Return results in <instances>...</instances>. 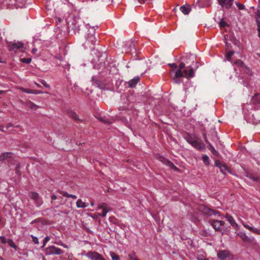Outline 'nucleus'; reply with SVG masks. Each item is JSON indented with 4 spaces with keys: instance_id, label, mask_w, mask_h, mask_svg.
Returning <instances> with one entry per match:
<instances>
[{
    "instance_id": "f257e3e1",
    "label": "nucleus",
    "mask_w": 260,
    "mask_h": 260,
    "mask_svg": "<svg viewBox=\"0 0 260 260\" xmlns=\"http://www.w3.org/2000/svg\"><path fill=\"white\" fill-rule=\"evenodd\" d=\"M196 57L193 54L186 55L183 57L184 61L181 62L174 76L172 77L174 83L180 84L182 82L181 78L186 77L190 78L194 77V68H198V62L195 61Z\"/></svg>"
},
{
    "instance_id": "f03ea898",
    "label": "nucleus",
    "mask_w": 260,
    "mask_h": 260,
    "mask_svg": "<svg viewBox=\"0 0 260 260\" xmlns=\"http://www.w3.org/2000/svg\"><path fill=\"white\" fill-rule=\"evenodd\" d=\"M63 251L62 250L54 246H49L46 249V253L47 254L60 255L63 254Z\"/></svg>"
},
{
    "instance_id": "7ed1b4c3",
    "label": "nucleus",
    "mask_w": 260,
    "mask_h": 260,
    "mask_svg": "<svg viewBox=\"0 0 260 260\" xmlns=\"http://www.w3.org/2000/svg\"><path fill=\"white\" fill-rule=\"evenodd\" d=\"M29 197L34 201L35 204L37 207L40 206L43 204V201L40 199L39 193L36 192H29Z\"/></svg>"
},
{
    "instance_id": "20e7f679",
    "label": "nucleus",
    "mask_w": 260,
    "mask_h": 260,
    "mask_svg": "<svg viewBox=\"0 0 260 260\" xmlns=\"http://www.w3.org/2000/svg\"><path fill=\"white\" fill-rule=\"evenodd\" d=\"M86 256L91 260H105L101 254L95 251H89L86 254Z\"/></svg>"
},
{
    "instance_id": "39448f33",
    "label": "nucleus",
    "mask_w": 260,
    "mask_h": 260,
    "mask_svg": "<svg viewBox=\"0 0 260 260\" xmlns=\"http://www.w3.org/2000/svg\"><path fill=\"white\" fill-rule=\"evenodd\" d=\"M98 209H102L103 211L102 213H98L97 215H99L102 217H105L107 213L111 210L108 205L105 203H103L99 204L98 207Z\"/></svg>"
},
{
    "instance_id": "423d86ee",
    "label": "nucleus",
    "mask_w": 260,
    "mask_h": 260,
    "mask_svg": "<svg viewBox=\"0 0 260 260\" xmlns=\"http://www.w3.org/2000/svg\"><path fill=\"white\" fill-rule=\"evenodd\" d=\"M200 210L205 214H206L207 215H216L219 214V213L218 211H216L215 210H214L213 209H211L206 206H202L200 207Z\"/></svg>"
},
{
    "instance_id": "0eeeda50",
    "label": "nucleus",
    "mask_w": 260,
    "mask_h": 260,
    "mask_svg": "<svg viewBox=\"0 0 260 260\" xmlns=\"http://www.w3.org/2000/svg\"><path fill=\"white\" fill-rule=\"evenodd\" d=\"M9 50L16 51L17 50L23 48V44L20 42L10 43L9 44Z\"/></svg>"
},
{
    "instance_id": "6e6552de",
    "label": "nucleus",
    "mask_w": 260,
    "mask_h": 260,
    "mask_svg": "<svg viewBox=\"0 0 260 260\" xmlns=\"http://www.w3.org/2000/svg\"><path fill=\"white\" fill-rule=\"evenodd\" d=\"M234 0H218V4L223 8L230 9L233 5Z\"/></svg>"
},
{
    "instance_id": "1a4fd4ad",
    "label": "nucleus",
    "mask_w": 260,
    "mask_h": 260,
    "mask_svg": "<svg viewBox=\"0 0 260 260\" xmlns=\"http://www.w3.org/2000/svg\"><path fill=\"white\" fill-rule=\"evenodd\" d=\"M211 223L216 231H221V226H223L225 222L221 220H212L211 221Z\"/></svg>"
},
{
    "instance_id": "9d476101",
    "label": "nucleus",
    "mask_w": 260,
    "mask_h": 260,
    "mask_svg": "<svg viewBox=\"0 0 260 260\" xmlns=\"http://www.w3.org/2000/svg\"><path fill=\"white\" fill-rule=\"evenodd\" d=\"M20 102L25 107H27L31 110H35L39 108L40 107L39 106L35 104L34 103L30 101H27L26 102H24L21 100Z\"/></svg>"
},
{
    "instance_id": "9b49d317",
    "label": "nucleus",
    "mask_w": 260,
    "mask_h": 260,
    "mask_svg": "<svg viewBox=\"0 0 260 260\" xmlns=\"http://www.w3.org/2000/svg\"><path fill=\"white\" fill-rule=\"evenodd\" d=\"M158 159L159 161L164 163L166 166L170 167L171 169L176 170L177 167L170 160L165 158L164 157L162 156H158Z\"/></svg>"
},
{
    "instance_id": "f8f14e48",
    "label": "nucleus",
    "mask_w": 260,
    "mask_h": 260,
    "mask_svg": "<svg viewBox=\"0 0 260 260\" xmlns=\"http://www.w3.org/2000/svg\"><path fill=\"white\" fill-rule=\"evenodd\" d=\"M215 165L219 167L220 171L223 174H225L227 172H230V169L225 164H222L220 161H216Z\"/></svg>"
},
{
    "instance_id": "ddd939ff",
    "label": "nucleus",
    "mask_w": 260,
    "mask_h": 260,
    "mask_svg": "<svg viewBox=\"0 0 260 260\" xmlns=\"http://www.w3.org/2000/svg\"><path fill=\"white\" fill-rule=\"evenodd\" d=\"M191 146L194 148H196L198 150H201L205 148L204 144L200 141H199L198 139L196 138L195 140L191 143Z\"/></svg>"
},
{
    "instance_id": "4468645a",
    "label": "nucleus",
    "mask_w": 260,
    "mask_h": 260,
    "mask_svg": "<svg viewBox=\"0 0 260 260\" xmlns=\"http://www.w3.org/2000/svg\"><path fill=\"white\" fill-rule=\"evenodd\" d=\"M225 218L227 219V220L230 222V223L234 228H235V229H238V225L236 222L235 219L231 215L226 214L225 215Z\"/></svg>"
},
{
    "instance_id": "2eb2a0df",
    "label": "nucleus",
    "mask_w": 260,
    "mask_h": 260,
    "mask_svg": "<svg viewBox=\"0 0 260 260\" xmlns=\"http://www.w3.org/2000/svg\"><path fill=\"white\" fill-rule=\"evenodd\" d=\"M218 258L222 260H226L229 256V252L227 250H221L217 253Z\"/></svg>"
},
{
    "instance_id": "dca6fc26",
    "label": "nucleus",
    "mask_w": 260,
    "mask_h": 260,
    "mask_svg": "<svg viewBox=\"0 0 260 260\" xmlns=\"http://www.w3.org/2000/svg\"><path fill=\"white\" fill-rule=\"evenodd\" d=\"M139 81L140 78L138 76L135 77L128 82V85L131 88L135 87Z\"/></svg>"
},
{
    "instance_id": "f3484780",
    "label": "nucleus",
    "mask_w": 260,
    "mask_h": 260,
    "mask_svg": "<svg viewBox=\"0 0 260 260\" xmlns=\"http://www.w3.org/2000/svg\"><path fill=\"white\" fill-rule=\"evenodd\" d=\"M92 84L95 86L99 87L100 89H103L105 87V85L102 83L100 81L94 78H92Z\"/></svg>"
},
{
    "instance_id": "a211bd4d",
    "label": "nucleus",
    "mask_w": 260,
    "mask_h": 260,
    "mask_svg": "<svg viewBox=\"0 0 260 260\" xmlns=\"http://www.w3.org/2000/svg\"><path fill=\"white\" fill-rule=\"evenodd\" d=\"M243 225L245 228L250 230L251 232L258 235H260V230L258 229L250 226L249 225L245 224V223H243Z\"/></svg>"
},
{
    "instance_id": "6ab92c4d",
    "label": "nucleus",
    "mask_w": 260,
    "mask_h": 260,
    "mask_svg": "<svg viewBox=\"0 0 260 260\" xmlns=\"http://www.w3.org/2000/svg\"><path fill=\"white\" fill-rule=\"evenodd\" d=\"M13 156V154L11 152L4 153L0 156V160L4 161L8 158H11Z\"/></svg>"
},
{
    "instance_id": "aec40b11",
    "label": "nucleus",
    "mask_w": 260,
    "mask_h": 260,
    "mask_svg": "<svg viewBox=\"0 0 260 260\" xmlns=\"http://www.w3.org/2000/svg\"><path fill=\"white\" fill-rule=\"evenodd\" d=\"M252 102L254 104L260 103V94L256 93L252 98Z\"/></svg>"
},
{
    "instance_id": "412c9836",
    "label": "nucleus",
    "mask_w": 260,
    "mask_h": 260,
    "mask_svg": "<svg viewBox=\"0 0 260 260\" xmlns=\"http://www.w3.org/2000/svg\"><path fill=\"white\" fill-rule=\"evenodd\" d=\"M180 10L184 15L188 14L190 11V9L189 6L186 7L185 6H182L180 8Z\"/></svg>"
},
{
    "instance_id": "4be33fe9",
    "label": "nucleus",
    "mask_w": 260,
    "mask_h": 260,
    "mask_svg": "<svg viewBox=\"0 0 260 260\" xmlns=\"http://www.w3.org/2000/svg\"><path fill=\"white\" fill-rule=\"evenodd\" d=\"M185 139L188 143L191 144L195 139H196V138L193 135L188 134L185 137Z\"/></svg>"
},
{
    "instance_id": "5701e85b",
    "label": "nucleus",
    "mask_w": 260,
    "mask_h": 260,
    "mask_svg": "<svg viewBox=\"0 0 260 260\" xmlns=\"http://www.w3.org/2000/svg\"><path fill=\"white\" fill-rule=\"evenodd\" d=\"M76 206L78 208H84L87 207L88 205L82 202L81 199H78L76 202Z\"/></svg>"
},
{
    "instance_id": "b1692460",
    "label": "nucleus",
    "mask_w": 260,
    "mask_h": 260,
    "mask_svg": "<svg viewBox=\"0 0 260 260\" xmlns=\"http://www.w3.org/2000/svg\"><path fill=\"white\" fill-rule=\"evenodd\" d=\"M69 115L70 117H71V118H73L75 120H76V121H79L80 120V119L78 118V116L74 112L72 111H70L69 112Z\"/></svg>"
},
{
    "instance_id": "393cba45",
    "label": "nucleus",
    "mask_w": 260,
    "mask_h": 260,
    "mask_svg": "<svg viewBox=\"0 0 260 260\" xmlns=\"http://www.w3.org/2000/svg\"><path fill=\"white\" fill-rule=\"evenodd\" d=\"M209 149L214 155H218V152L215 149L214 147L210 143H209Z\"/></svg>"
},
{
    "instance_id": "a878e982",
    "label": "nucleus",
    "mask_w": 260,
    "mask_h": 260,
    "mask_svg": "<svg viewBox=\"0 0 260 260\" xmlns=\"http://www.w3.org/2000/svg\"><path fill=\"white\" fill-rule=\"evenodd\" d=\"M203 161L204 162V163L206 165V166H208L210 164L209 162V157L207 155H204L203 156Z\"/></svg>"
},
{
    "instance_id": "bb28decb",
    "label": "nucleus",
    "mask_w": 260,
    "mask_h": 260,
    "mask_svg": "<svg viewBox=\"0 0 260 260\" xmlns=\"http://www.w3.org/2000/svg\"><path fill=\"white\" fill-rule=\"evenodd\" d=\"M19 89L20 90H21L22 91H23L24 92H25V93H32V92H33V90L24 88H23L22 87H19Z\"/></svg>"
},
{
    "instance_id": "cd10ccee",
    "label": "nucleus",
    "mask_w": 260,
    "mask_h": 260,
    "mask_svg": "<svg viewBox=\"0 0 260 260\" xmlns=\"http://www.w3.org/2000/svg\"><path fill=\"white\" fill-rule=\"evenodd\" d=\"M238 235L241 238V239L244 241H247L248 240V237L245 234L241 233L239 234Z\"/></svg>"
},
{
    "instance_id": "c85d7f7f",
    "label": "nucleus",
    "mask_w": 260,
    "mask_h": 260,
    "mask_svg": "<svg viewBox=\"0 0 260 260\" xmlns=\"http://www.w3.org/2000/svg\"><path fill=\"white\" fill-rule=\"evenodd\" d=\"M8 244L12 247L16 249L17 248L16 245L14 243L12 239H9L7 241Z\"/></svg>"
},
{
    "instance_id": "c756f323",
    "label": "nucleus",
    "mask_w": 260,
    "mask_h": 260,
    "mask_svg": "<svg viewBox=\"0 0 260 260\" xmlns=\"http://www.w3.org/2000/svg\"><path fill=\"white\" fill-rule=\"evenodd\" d=\"M110 255L112 257V260H119V257L118 255L116 254L114 252H112L110 253Z\"/></svg>"
},
{
    "instance_id": "7c9ffc66",
    "label": "nucleus",
    "mask_w": 260,
    "mask_h": 260,
    "mask_svg": "<svg viewBox=\"0 0 260 260\" xmlns=\"http://www.w3.org/2000/svg\"><path fill=\"white\" fill-rule=\"evenodd\" d=\"M130 260H139L136 256L135 253H133L128 255Z\"/></svg>"
},
{
    "instance_id": "2f4dec72",
    "label": "nucleus",
    "mask_w": 260,
    "mask_h": 260,
    "mask_svg": "<svg viewBox=\"0 0 260 260\" xmlns=\"http://www.w3.org/2000/svg\"><path fill=\"white\" fill-rule=\"evenodd\" d=\"M31 60V59L30 58H23L20 59V61L21 62L26 63H29L30 62Z\"/></svg>"
},
{
    "instance_id": "473e14b6",
    "label": "nucleus",
    "mask_w": 260,
    "mask_h": 260,
    "mask_svg": "<svg viewBox=\"0 0 260 260\" xmlns=\"http://www.w3.org/2000/svg\"><path fill=\"white\" fill-rule=\"evenodd\" d=\"M87 39L89 41L93 42L94 41L95 37L92 35H91V33H89L88 35Z\"/></svg>"
},
{
    "instance_id": "72a5a7b5",
    "label": "nucleus",
    "mask_w": 260,
    "mask_h": 260,
    "mask_svg": "<svg viewBox=\"0 0 260 260\" xmlns=\"http://www.w3.org/2000/svg\"><path fill=\"white\" fill-rule=\"evenodd\" d=\"M169 65L170 67V68L172 69V71H173L174 70H176V69H177V70L178 69L177 64H176L175 63H170V64H169Z\"/></svg>"
},
{
    "instance_id": "f704fd0d",
    "label": "nucleus",
    "mask_w": 260,
    "mask_h": 260,
    "mask_svg": "<svg viewBox=\"0 0 260 260\" xmlns=\"http://www.w3.org/2000/svg\"><path fill=\"white\" fill-rule=\"evenodd\" d=\"M20 165L19 164H17L15 167V172H16V173L17 174H18V175H20Z\"/></svg>"
},
{
    "instance_id": "c9c22d12",
    "label": "nucleus",
    "mask_w": 260,
    "mask_h": 260,
    "mask_svg": "<svg viewBox=\"0 0 260 260\" xmlns=\"http://www.w3.org/2000/svg\"><path fill=\"white\" fill-rule=\"evenodd\" d=\"M256 23H257V31L258 32V36L260 37V20L257 19L256 20Z\"/></svg>"
},
{
    "instance_id": "e433bc0d",
    "label": "nucleus",
    "mask_w": 260,
    "mask_h": 260,
    "mask_svg": "<svg viewBox=\"0 0 260 260\" xmlns=\"http://www.w3.org/2000/svg\"><path fill=\"white\" fill-rule=\"evenodd\" d=\"M50 240V238L49 236H46L44 240V241H43V245L42 246V247H44L46 243Z\"/></svg>"
},
{
    "instance_id": "4c0bfd02",
    "label": "nucleus",
    "mask_w": 260,
    "mask_h": 260,
    "mask_svg": "<svg viewBox=\"0 0 260 260\" xmlns=\"http://www.w3.org/2000/svg\"><path fill=\"white\" fill-rule=\"evenodd\" d=\"M234 52L233 51H230L226 55V58L228 60H230L232 56L234 54Z\"/></svg>"
},
{
    "instance_id": "58836bf2",
    "label": "nucleus",
    "mask_w": 260,
    "mask_h": 260,
    "mask_svg": "<svg viewBox=\"0 0 260 260\" xmlns=\"http://www.w3.org/2000/svg\"><path fill=\"white\" fill-rule=\"evenodd\" d=\"M59 193L63 197L69 198L70 194L68 193L67 192H65L63 191H59Z\"/></svg>"
},
{
    "instance_id": "ea45409f",
    "label": "nucleus",
    "mask_w": 260,
    "mask_h": 260,
    "mask_svg": "<svg viewBox=\"0 0 260 260\" xmlns=\"http://www.w3.org/2000/svg\"><path fill=\"white\" fill-rule=\"evenodd\" d=\"M236 5L239 10H244L245 9L244 5L242 4L236 3Z\"/></svg>"
},
{
    "instance_id": "a19ab883",
    "label": "nucleus",
    "mask_w": 260,
    "mask_h": 260,
    "mask_svg": "<svg viewBox=\"0 0 260 260\" xmlns=\"http://www.w3.org/2000/svg\"><path fill=\"white\" fill-rule=\"evenodd\" d=\"M40 82L46 88H49L50 85L44 80H42Z\"/></svg>"
},
{
    "instance_id": "79ce46f5",
    "label": "nucleus",
    "mask_w": 260,
    "mask_h": 260,
    "mask_svg": "<svg viewBox=\"0 0 260 260\" xmlns=\"http://www.w3.org/2000/svg\"><path fill=\"white\" fill-rule=\"evenodd\" d=\"M100 119H101V120L102 121H103L104 123H111V122L110 121V120L108 118H101Z\"/></svg>"
},
{
    "instance_id": "37998d69",
    "label": "nucleus",
    "mask_w": 260,
    "mask_h": 260,
    "mask_svg": "<svg viewBox=\"0 0 260 260\" xmlns=\"http://www.w3.org/2000/svg\"><path fill=\"white\" fill-rule=\"evenodd\" d=\"M31 237H32V239L33 242L36 244H39V240H38V238H37L36 237L32 236Z\"/></svg>"
},
{
    "instance_id": "c03bdc74",
    "label": "nucleus",
    "mask_w": 260,
    "mask_h": 260,
    "mask_svg": "<svg viewBox=\"0 0 260 260\" xmlns=\"http://www.w3.org/2000/svg\"><path fill=\"white\" fill-rule=\"evenodd\" d=\"M226 25H228L227 23L223 21H221L219 22V26L221 27H225Z\"/></svg>"
},
{
    "instance_id": "a18cd8bd",
    "label": "nucleus",
    "mask_w": 260,
    "mask_h": 260,
    "mask_svg": "<svg viewBox=\"0 0 260 260\" xmlns=\"http://www.w3.org/2000/svg\"><path fill=\"white\" fill-rule=\"evenodd\" d=\"M55 244H57V245H61L62 246H63L64 248H68V246L67 245L63 243H61V242H59V243H55Z\"/></svg>"
},
{
    "instance_id": "49530a36",
    "label": "nucleus",
    "mask_w": 260,
    "mask_h": 260,
    "mask_svg": "<svg viewBox=\"0 0 260 260\" xmlns=\"http://www.w3.org/2000/svg\"><path fill=\"white\" fill-rule=\"evenodd\" d=\"M236 64L238 66H243L244 64V63L241 60H239L237 61Z\"/></svg>"
},
{
    "instance_id": "de8ad7c7",
    "label": "nucleus",
    "mask_w": 260,
    "mask_h": 260,
    "mask_svg": "<svg viewBox=\"0 0 260 260\" xmlns=\"http://www.w3.org/2000/svg\"><path fill=\"white\" fill-rule=\"evenodd\" d=\"M0 240L3 244H5L7 242L6 239L4 237L0 236Z\"/></svg>"
},
{
    "instance_id": "09e8293b",
    "label": "nucleus",
    "mask_w": 260,
    "mask_h": 260,
    "mask_svg": "<svg viewBox=\"0 0 260 260\" xmlns=\"http://www.w3.org/2000/svg\"><path fill=\"white\" fill-rule=\"evenodd\" d=\"M43 92L38 90H33L32 94H38L42 93Z\"/></svg>"
},
{
    "instance_id": "8fccbe9b",
    "label": "nucleus",
    "mask_w": 260,
    "mask_h": 260,
    "mask_svg": "<svg viewBox=\"0 0 260 260\" xmlns=\"http://www.w3.org/2000/svg\"><path fill=\"white\" fill-rule=\"evenodd\" d=\"M250 178L252 180H254V181H257L258 180V178L256 177H255V176H254L253 175H251L250 176Z\"/></svg>"
},
{
    "instance_id": "3c124183",
    "label": "nucleus",
    "mask_w": 260,
    "mask_h": 260,
    "mask_svg": "<svg viewBox=\"0 0 260 260\" xmlns=\"http://www.w3.org/2000/svg\"><path fill=\"white\" fill-rule=\"evenodd\" d=\"M51 199L52 200H55L57 199V197H56V196L53 194V195L51 196Z\"/></svg>"
},
{
    "instance_id": "603ef678",
    "label": "nucleus",
    "mask_w": 260,
    "mask_h": 260,
    "mask_svg": "<svg viewBox=\"0 0 260 260\" xmlns=\"http://www.w3.org/2000/svg\"><path fill=\"white\" fill-rule=\"evenodd\" d=\"M69 198H73V199H75L77 198V196H75V195H74V194H70V196H69Z\"/></svg>"
},
{
    "instance_id": "864d4df0",
    "label": "nucleus",
    "mask_w": 260,
    "mask_h": 260,
    "mask_svg": "<svg viewBox=\"0 0 260 260\" xmlns=\"http://www.w3.org/2000/svg\"><path fill=\"white\" fill-rule=\"evenodd\" d=\"M37 51H38V50L36 48H34L32 50V53L34 54H36Z\"/></svg>"
},
{
    "instance_id": "5fc2aeb1",
    "label": "nucleus",
    "mask_w": 260,
    "mask_h": 260,
    "mask_svg": "<svg viewBox=\"0 0 260 260\" xmlns=\"http://www.w3.org/2000/svg\"><path fill=\"white\" fill-rule=\"evenodd\" d=\"M115 218L114 217H113V216L110 217L109 218V220H110V221H112V222H113V220H115Z\"/></svg>"
},
{
    "instance_id": "6e6d98bb",
    "label": "nucleus",
    "mask_w": 260,
    "mask_h": 260,
    "mask_svg": "<svg viewBox=\"0 0 260 260\" xmlns=\"http://www.w3.org/2000/svg\"><path fill=\"white\" fill-rule=\"evenodd\" d=\"M98 216H100L99 215H97V213L94 214L93 216H92V217L93 218H97Z\"/></svg>"
},
{
    "instance_id": "4d7b16f0",
    "label": "nucleus",
    "mask_w": 260,
    "mask_h": 260,
    "mask_svg": "<svg viewBox=\"0 0 260 260\" xmlns=\"http://www.w3.org/2000/svg\"><path fill=\"white\" fill-rule=\"evenodd\" d=\"M0 131L4 132L3 129V126L2 125H0Z\"/></svg>"
},
{
    "instance_id": "13d9d810",
    "label": "nucleus",
    "mask_w": 260,
    "mask_h": 260,
    "mask_svg": "<svg viewBox=\"0 0 260 260\" xmlns=\"http://www.w3.org/2000/svg\"><path fill=\"white\" fill-rule=\"evenodd\" d=\"M257 12V15H259L260 16V7L258 8V9Z\"/></svg>"
},
{
    "instance_id": "bf43d9fd",
    "label": "nucleus",
    "mask_w": 260,
    "mask_h": 260,
    "mask_svg": "<svg viewBox=\"0 0 260 260\" xmlns=\"http://www.w3.org/2000/svg\"><path fill=\"white\" fill-rule=\"evenodd\" d=\"M35 84L37 85V87H38L39 88L41 87V86L39 84H38L37 83H35Z\"/></svg>"
},
{
    "instance_id": "052dcab7",
    "label": "nucleus",
    "mask_w": 260,
    "mask_h": 260,
    "mask_svg": "<svg viewBox=\"0 0 260 260\" xmlns=\"http://www.w3.org/2000/svg\"><path fill=\"white\" fill-rule=\"evenodd\" d=\"M12 126V124L11 123H9L7 125V127L9 128L10 127H11Z\"/></svg>"
},
{
    "instance_id": "680f3d73",
    "label": "nucleus",
    "mask_w": 260,
    "mask_h": 260,
    "mask_svg": "<svg viewBox=\"0 0 260 260\" xmlns=\"http://www.w3.org/2000/svg\"><path fill=\"white\" fill-rule=\"evenodd\" d=\"M204 140H205V141L206 142V143L209 145V143H209V141H208L207 139L206 138V139H205Z\"/></svg>"
},
{
    "instance_id": "e2e57ef3",
    "label": "nucleus",
    "mask_w": 260,
    "mask_h": 260,
    "mask_svg": "<svg viewBox=\"0 0 260 260\" xmlns=\"http://www.w3.org/2000/svg\"><path fill=\"white\" fill-rule=\"evenodd\" d=\"M256 15H257L256 19H258L260 20V15H257V13H256Z\"/></svg>"
},
{
    "instance_id": "0e129e2a",
    "label": "nucleus",
    "mask_w": 260,
    "mask_h": 260,
    "mask_svg": "<svg viewBox=\"0 0 260 260\" xmlns=\"http://www.w3.org/2000/svg\"><path fill=\"white\" fill-rule=\"evenodd\" d=\"M203 138H204V140L207 138L206 134L203 135Z\"/></svg>"
},
{
    "instance_id": "69168bd1",
    "label": "nucleus",
    "mask_w": 260,
    "mask_h": 260,
    "mask_svg": "<svg viewBox=\"0 0 260 260\" xmlns=\"http://www.w3.org/2000/svg\"><path fill=\"white\" fill-rule=\"evenodd\" d=\"M258 8H260V0H258Z\"/></svg>"
},
{
    "instance_id": "338daca9",
    "label": "nucleus",
    "mask_w": 260,
    "mask_h": 260,
    "mask_svg": "<svg viewBox=\"0 0 260 260\" xmlns=\"http://www.w3.org/2000/svg\"><path fill=\"white\" fill-rule=\"evenodd\" d=\"M90 205H91V206H94V203L93 202H91L90 203Z\"/></svg>"
},
{
    "instance_id": "774afa93",
    "label": "nucleus",
    "mask_w": 260,
    "mask_h": 260,
    "mask_svg": "<svg viewBox=\"0 0 260 260\" xmlns=\"http://www.w3.org/2000/svg\"><path fill=\"white\" fill-rule=\"evenodd\" d=\"M4 91H3V90H0V94H2L3 93H4Z\"/></svg>"
}]
</instances>
